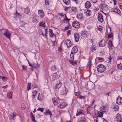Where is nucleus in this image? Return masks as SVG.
<instances>
[{
    "instance_id": "nucleus-1",
    "label": "nucleus",
    "mask_w": 122,
    "mask_h": 122,
    "mask_svg": "<svg viewBox=\"0 0 122 122\" xmlns=\"http://www.w3.org/2000/svg\"><path fill=\"white\" fill-rule=\"evenodd\" d=\"M78 51V48L77 46H74L71 50L70 55V58L71 61L73 60L74 54L76 53Z\"/></svg>"
},
{
    "instance_id": "nucleus-2",
    "label": "nucleus",
    "mask_w": 122,
    "mask_h": 122,
    "mask_svg": "<svg viewBox=\"0 0 122 122\" xmlns=\"http://www.w3.org/2000/svg\"><path fill=\"white\" fill-rule=\"evenodd\" d=\"M97 69L98 72L102 73L105 70L106 68L104 65L102 64H100L97 66Z\"/></svg>"
},
{
    "instance_id": "nucleus-3",
    "label": "nucleus",
    "mask_w": 122,
    "mask_h": 122,
    "mask_svg": "<svg viewBox=\"0 0 122 122\" xmlns=\"http://www.w3.org/2000/svg\"><path fill=\"white\" fill-rule=\"evenodd\" d=\"M2 31L4 32L3 33L4 35L7 38H8L10 40V37L11 35L10 33L9 32L8 30H3Z\"/></svg>"
},
{
    "instance_id": "nucleus-4",
    "label": "nucleus",
    "mask_w": 122,
    "mask_h": 122,
    "mask_svg": "<svg viewBox=\"0 0 122 122\" xmlns=\"http://www.w3.org/2000/svg\"><path fill=\"white\" fill-rule=\"evenodd\" d=\"M77 112L76 115L78 116L80 115H84L85 111V110L81 109H77Z\"/></svg>"
},
{
    "instance_id": "nucleus-5",
    "label": "nucleus",
    "mask_w": 122,
    "mask_h": 122,
    "mask_svg": "<svg viewBox=\"0 0 122 122\" xmlns=\"http://www.w3.org/2000/svg\"><path fill=\"white\" fill-rule=\"evenodd\" d=\"M97 18L98 20L101 22H102L104 21L103 16L100 13H98Z\"/></svg>"
},
{
    "instance_id": "nucleus-6",
    "label": "nucleus",
    "mask_w": 122,
    "mask_h": 122,
    "mask_svg": "<svg viewBox=\"0 0 122 122\" xmlns=\"http://www.w3.org/2000/svg\"><path fill=\"white\" fill-rule=\"evenodd\" d=\"M52 76V79L53 81L58 79L60 76V75L58 74V73L57 72L55 73Z\"/></svg>"
},
{
    "instance_id": "nucleus-7",
    "label": "nucleus",
    "mask_w": 122,
    "mask_h": 122,
    "mask_svg": "<svg viewBox=\"0 0 122 122\" xmlns=\"http://www.w3.org/2000/svg\"><path fill=\"white\" fill-rule=\"evenodd\" d=\"M64 43L68 47H70L72 45L71 41L69 39H66L64 42Z\"/></svg>"
},
{
    "instance_id": "nucleus-8",
    "label": "nucleus",
    "mask_w": 122,
    "mask_h": 122,
    "mask_svg": "<svg viewBox=\"0 0 122 122\" xmlns=\"http://www.w3.org/2000/svg\"><path fill=\"white\" fill-rule=\"evenodd\" d=\"M74 36L75 38V41L76 42H78L79 41L80 37L78 33L75 32L74 33Z\"/></svg>"
},
{
    "instance_id": "nucleus-9",
    "label": "nucleus",
    "mask_w": 122,
    "mask_h": 122,
    "mask_svg": "<svg viewBox=\"0 0 122 122\" xmlns=\"http://www.w3.org/2000/svg\"><path fill=\"white\" fill-rule=\"evenodd\" d=\"M72 25L74 27L76 28H78L80 27L79 23L77 21L73 22L72 24Z\"/></svg>"
},
{
    "instance_id": "nucleus-10",
    "label": "nucleus",
    "mask_w": 122,
    "mask_h": 122,
    "mask_svg": "<svg viewBox=\"0 0 122 122\" xmlns=\"http://www.w3.org/2000/svg\"><path fill=\"white\" fill-rule=\"evenodd\" d=\"M116 120L117 122H122V117L119 114H117L116 115Z\"/></svg>"
},
{
    "instance_id": "nucleus-11",
    "label": "nucleus",
    "mask_w": 122,
    "mask_h": 122,
    "mask_svg": "<svg viewBox=\"0 0 122 122\" xmlns=\"http://www.w3.org/2000/svg\"><path fill=\"white\" fill-rule=\"evenodd\" d=\"M61 82L60 81H56L55 86L56 89L59 88L61 86Z\"/></svg>"
},
{
    "instance_id": "nucleus-12",
    "label": "nucleus",
    "mask_w": 122,
    "mask_h": 122,
    "mask_svg": "<svg viewBox=\"0 0 122 122\" xmlns=\"http://www.w3.org/2000/svg\"><path fill=\"white\" fill-rule=\"evenodd\" d=\"M38 13L41 18H42L44 17V13L43 11L42 10H39L38 11Z\"/></svg>"
},
{
    "instance_id": "nucleus-13",
    "label": "nucleus",
    "mask_w": 122,
    "mask_h": 122,
    "mask_svg": "<svg viewBox=\"0 0 122 122\" xmlns=\"http://www.w3.org/2000/svg\"><path fill=\"white\" fill-rule=\"evenodd\" d=\"M67 105V104L66 102H61L60 105V107L62 108L66 107Z\"/></svg>"
},
{
    "instance_id": "nucleus-14",
    "label": "nucleus",
    "mask_w": 122,
    "mask_h": 122,
    "mask_svg": "<svg viewBox=\"0 0 122 122\" xmlns=\"http://www.w3.org/2000/svg\"><path fill=\"white\" fill-rule=\"evenodd\" d=\"M116 103L117 104L120 105L122 103V98L118 97L117 98Z\"/></svg>"
},
{
    "instance_id": "nucleus-15",
    "label": "nucleus",
    "mask_w": 122,
    "mask_h": 122,
    "mask_svg": "<svg viewBox=\"0 0 122 122\" xmlns=\"http://www.w3.org/2000/svg\"><path fill=\"white\" fill-rule=\"evenodd\" d=\"M106 44V41L104 40H102L100 42L99 44V46L103 47L105 46Z\"/></svg>"
},
{
    "instance_id": "nucleus-16",
    "label": "nucleus",
    "mask_w": 122,
    "mask_h": 122,
    "mask_svg": "<svg viewBox=\"0 0 122 122\" xmlns=\"http://www.w3.org/2000/svg\"><path fill=\"white\" fill-rule=\"evenodd\" d=\"M113 47L112 41L109 40L108 43V47L109 49H112Z\"/></svg>"
},
{
    "instance_id": "nucleus-17",
    "label": "nucleus",
    "mask_w": 122,
    "mask_h": 122,
    "mask_svg": "<svg viewBox=\"0 0 122 122\" xmlns=\"http://www.w3.org/2000/svg\"><path fill=\"white\" fill-rule=\"evenodd\" d=\"M82 36L84 37H87L89 35V34L87 31H82L81 34Z\"/></svg>"
},
{
    "instance_id": "nucleus-18",
    "label": "nucleus",
    "mask_w": 122,
    "mask_h": 122,
    "mask_svg": "<svg viewBox=\"0 0 122 122\" xmlns=\"http://www.w3.org/2000/svg\"><path fill=\"white\" fill-rule=\"evenodd\" d=\"M85 7L86 8H88L90 7L91 6V4L90 2L87 1L85 3Z\"/></svg>"
},
{
    "instance_id": "nucleus-19",
    "label": "nucleus",
    "mask_w": 122,
    "mask_h": 122,
    "mask_svg": "<svg viewBox=\"0 0 122 122\" xmlns=\"http://www.w3.org/2000/svg\"><path fill=\"white\" fill-rule=\"evenodd\" d=\"M37 99L39 101L43 100L44 99V97L43 95L42 94H39Z\"/></svg>"
},
{
    "instance_id": "nucleus-20",
    "label": "nucleus",
    "mask_w": 122,
    "mask_h": 122,
    "mask_svg": "<svg viewBox=\"0 0 122 122\" xmlns=\"http://www.w3.org/2000/svg\"><path fill=\"white\" fill-rule=\"evenodd\" d=\"M68 91V90L66 89V87H64L63 90L61 91V93L62 95H66Z\"/></svg>"
},
{
    "instance_id": "nucleus-21",
    "label": "nucleus",
    "mask_w": 122,
    "mask_h": 122,
    "mask_svg": "<svg viewBox=\"0 0 122 122\" xmlns=\"http://www.w3.org/2000/svg\"><path fill=\"white\" fill-rule=\"evenodd\" d=\"M91 61H88L86 65V68L89 69L91 70V68L93 67L91 63Z\"/></svg>"
},
{
    "instance_id": "nucleus-22",
    "label": "nucleus",
    "mask_w": 122,
    "mask_h": 122,
    "mask_svg": "<svg viewBox=\"0 0 122 122\" xmlns=\"http://www.w3.org/2000/svg\"><path fill=\"white\" fill-rule=\"evenodd\" d=\"M33 67H34L36 69H37V68L38 67L40 66L39 64L38 63L37 61H35L33 63Z\"/></svg>"
},
{
    "instance_id": "nucleus-23",
    "label": "nucleus",
    "mask_w": 122,
    "mask_h": 122,
    "mask_svg": "<svg viewBox=\"0 0 122 122\" xmlns=\"http://www.w3.org/2000/svg\"><path fill=\"white\" fill-rule=\"evenodd\" d=\"M113 11L119 14L120 15H121V13L120 11L117 8H115L113 9Z\"/></svg>"
},
{
    "instance_id": "nucleus-24",
    "label": "nucleus",
    "mask_w": 122,
    "mask_h": 122,
    "mask_svg": "<svg viewBox=\"0 0 122 122\" xmlns=\"http://www.w3.org/2000/svg\"><path fill=\"white\" fill-rule=\"evenodd\" d=\"M53 30H52L50 29L49 31V35L51 37H52L55 36V34L52 32Z\"/></svg>"
},
{
    "instance_id": "nucleus-25",
    "label": "nucleus",
    "mask_w": 122,
    "mask_h": 122,
    "mask_svg": "<svg viewBox=\"0 0 122 122\" xmlns=\"http://www.w3.org/2000/svg\"><path fill=\"white\" fill-rule=\"evenodd\" d=\"M44 30L42 32V35L44 36V35L46 37L47 36L46 34L47 33L48 31V30L46 28H45L44 29Z\"/></svg>"
},
{
    "instance_id": "nucleus-26",
    "label": "nucleus",
    "mask_w": 122,
    "mask_h": 122,
    "mask_svg": "<svg viewBox=\"0 0 122 122\" xmlns=\"http://www.w3.org/2000/svg\"><path fill=\"white\" fill-rule=\"evenodd\" d=\"M77 18L79 20H81L83 18L82 14L81 13H79L77 14Z\"/></svg>"
},
{
    "instance_id": "nucleus-27",
    "label": "nucleus",
    "mask_w": 122,
    "mask_h": 122,
    "mask_svg": "<svg viewBox=\"0 0 122 122\" xmlns=\"http://www.w3.org/2000/svg\"><path fill=\"white\" fill-rule=\"evenodd\" d=\"M96 46L94 45H92L90 48V51L92 52H93L95 51L96 50Z\"/></svg>"
},
{
    "instance_id": "nucleus-28",
    "label": "nucleus",
    "mask_w": 122,
    "mask_h": 122,
    "mask_svg": "<svg viewBox=\"0 0 122 122\" xmlns=\"http://www.w3.org/2000/svg\"><path fill=\"white\" fill-rule=\"evenodd\" d=\"M90 10L88 9H86L85 10L84 13L86 15L89 16L90 15Z\"/></svg>"
},
{
    "instance_id": "nucleus-29",
    "label": "nucleus",
    "mask_w": 122,
    "mask_h": 122,
    "mask_svg": "<svg viewBox=\"0 0 122 122\" xmlns=\"http://www.w3.org/2000/svg\"><path fill=\"white\" fill-rule=\"evenodd\" d=\"M45 114L46 115H50V117H51L52 115V113L49 110L46 111V112L45 113Z\"/></svg>"
},
{
    "instance_id": "nucleus-30",
    "label": "nucleus",
    "mask_w": 122,
    "mask_h": 122,
    "mask_svg": "<svg viewBox=\"0 0 122 122\" xmlns=\"http://www.w3.org/2000/svg\"><path fill=\"white\" fill-rule=\"evenodd\" d=\"M38 17L37 16H35L33 17L32 19V21L33 22H37L38 21Z\"/></svg>"
},
{
    "instance_id": "nucleus-31",
    "label": "nucleus",
    "mask_w": 122,
    "mask_h": 122,
    "mask_svg": "<svg viewBox=\"0 0 122 122\" xmlns=\"http://www.w3.org/2000/svg\"><path fill=\"white\" fill-rule=\"evenodd\" d=\"M12 92H10L7 94V97L9 99L11 98L12 97Z\"/></svg>"
},
{
    "instance_id": "nucleus-32",
    "label": "nucleus",
    "mask_w": 122,
    "mask_h": 122,
    "mask_svg": "<svg viewBox=\"0 0 122 122\" xmlns=\"http://www.w3.org/2000/svg\"><path fill=\"white\" fill-rule=\"evenodd\" d=\"M17 115V114H16L13 113L11 114L10 115V118L11 119H12L13 118H15L16 116Z\"/></svg>"
},
{
    "instance_id": "nucleus-33",
    "label": "nucleus",
    "mask_w": 122,
    "mask_h": 122,
    "mask_svg": "<svg viewBox=\"0 0 122 122\" xmlns=\"http://www.w3.org/2000/svg\"><path fill=\"white\" fill-rule=\"evenodd\" d=\"M78 122H86V119L84 117H81L80 118V120Z\"/></svg>"
},
{
    "instance_id": "nucleus-34",
    "label": "nucleus",
    "mask_w": 122,
    "mask_h": 122,
    "mask_svg": "<svg viewBox=\"0 0 122 122\" xmlns=\"http://www.w3.org/2000/svg\"><path fill=\"white\" fill-rule=\"evenodd\" d=\"M46 22L44 21H42L40 23V26H41L43 27H45L46 26L45 25Z\"/></svg>"
},
{
    "instance_id": "nucleus-35",
    "label": "nucleus",
    "mask_w": 122,
    "mask_h": 122,
    "mask_svg": "<svg viewBox=\"0 0 122 122\" xmlns=\"http://www.w3.org/2000/svg\"><path fill=\"white\" fill-rule=\"evenodd\" d=\"M15 17H17L19 18H21L22 17V16L21 15L20 13H19L17 12L15 15Z\"/></svg>"
},
{
    "instance_id": "nucleus-36",
    "label": "nucleus",
    "mask_w": 122,
    "mask_h": 122,
    "mask_svg": "<svg viewBox=\"0 0 122 122\" xmlns=\"http://www.w3.org/2000/svg\"><path fill=\"white\" fill-rule=\"evenodd\" d=\"M63 2L66 5H69L70 1V0H63Z\"/></svg>"
},
{
    "instance_id": "nucleus-37",
    "label": "nucleus",
    "mask_w": 122,
    "mask_h": 122,
    "mask_svg": "<svg viewBox=\"0 0 122 122\" xmlns=\"http://www.w3.org/2000/svg\"><path fill=\"white\" fill-rule=\"evenodd\" d=\"M24 12L26 13V14H28L30 11L29 8V7H27L25 8L24 10Z\"/></svg>"
},
{
    "instance_id": "nucleus-38",
    "label": "nucleus",
    "mask_w": 122,
    "mask_h": 122,
    "mask_svg": "<svg viewBox=\"0 0 122 122\" xmlns=\"http://www.w3.org/2000/svg\"><path fill=\"white\" fill-rule=\"evenodd\" d=\"M113 108L115 110V111H117L119 108L118 105H114Z\"/></svg>"
},
{
    "instance_id": "nucleus-39",
    "label": "nucleus",
    "mask_w": 122,
    "mask_h": 122,
    "mask_svg": "<svg viewBox=\"0 0 122 122\" xmlns=\"http://www.w3.org/2000/svg\"><path fill=\"white\" fill-rule=\"evenodd\" d=\"M97 29L99 31H101L103 30V28L100 25L97 26Z\"/></svg>"
},
{
    "instance_id": "nucleus-40",
    "label": "nucleus",
    "mask_w": 122,
    "mask_h": 122,
    "mask_svg": "<svg viewBox=\"0 0 122 122\" xmlns=\"http://www.w3.org/2000/svg\"><path fill=\"white\" fill-rule=\"evenodd\" d=\"M100 7L103 10H105V8H106L105 5L104 4H101L100 5Z\"/></svg>"
},
{
    "instance_id": "nucleus-41",
    "label": "nucleus",
    "mask_w": 122,
    "mask_h": 122,
    "mask_svg": "<svg viewBox=\"0 0 122 122\" xmlns=\"http://www.w3.org/2000/svg\"><path fill=\"white\" fill-rule=\"evenodd\" d=\"M52 100L53 102L54 105H56L57 104L58 102V101H56V100L54 98L52 99Z\"/></svg>"
},
{
    "instance_id": "nucleus-42",
    "label": "nucleus",
    "mask_w": 122,
    "mask_h": 122,
    "mask_svg": "<svg viewBox=\"0 0 122 122\" xmlns=\"http://www.w3.org/2000/svg\"><path fill=\"white\" fill-rule=\"evenodd\" d=\"M103 112H99L97 113L98 116L100 117H102L103 116Z\"/></svg>"
},
{
    "instance_id": "nucleus-43",
    "label": "nucleus",
    "mask_w": 122,
    "mask_h": 122,
    "mask_svg": "<svg viewBox=\"0 0 122 122\" xmlns=\"http://www.w3.org/2000/svg\"><path fill=\"white\" fill-rule=\"evenodd\" d=\"M30 117L31 118L32 120L33 121L35 122V117L33 115L32 113H31L30 115Z\"/></svg>"
},
{
    "instance_id": "nucleus-44",
    "label": "nucleus",
    "mask_w": 122,
    "mask_h": 122,
    "mask_svg": "<svg viewBox=\"0 0 122 122\" xmlns=\"http://www.w3.org/2000/svg\"><path fill=\"white\" fill-rule=\"evenodd\" d=\"M51 2V0H45V4L46 5H49Z\"/></svg>"
},
{
    "instance_id": "nucleus-45",
    "label": "nucleus",
    "mask_w": 122,
    "mask_h": 122,
    "mask_svg": "<svg viewBox=\"0 0 122 122\" xmlns=\"http://www.w3.org/2000/svg\"><path fill=\"white\" fill-rule=\"evenodd\" d=\"M64 18V19L63 20H66L67 21H69V20H70V19L66 17V15L65 14V16Z\"/></svg>"
},
{
    "instance_id": "nucleus-46",
    "label": "nucleus",
    "mask_w": 122,
    "mask_h": 122,
    "mask_svg": "<svg viewBox=\"0 0 122 122\" xmlns=\"http://www.w3.org/2000/svg\"><path fill=\"white\" fill-rule=\"evenodd\" d=\"M108 38H111L113 36V33L112 32H111L110 34H108Z\"/></svg>"
},
{
    "instance_id": "nucleus-47",
    "label": "nucleus",
    "mask_w": 122,
    "mask_h": 122,
    "mask_svg": "<svg viewBox=\"0 0 122 122\" xmlns=\"http://www.w3.org/2000/svg\"><path fill=\"white\" fill-rule=\"evenodd\" d=\"M76 61H70V64H72L74 66H75L76 64Z\"/></svg>"
},
{
    "instance_id": "nucleus-48",
    "label": "nucleus",
    "mask_w": 122,
    "mask_h": 122,
    "mask_svg": "<svg viewBox=\"0 0 122 122\" xmlns=\"http://www.w3.org/2000/svg\"><path fill=\"white\" fill-rule=\"evenodd\" d=\"M57 69V67L55 65H54L52 67V70L53 71H54L56 70Z\"/></svg>"
},
{
    "instance_id": "nucleus-49",
    "label": "nucleus",
    "mask_w": 122,
    "mask_h": 122,
    "mask_svg": "<svg viewBox=\"0 0 122 122\" xmlns=\"http://www.w3.org/2000/svg\"><path fill=\"white\" fill-rule=\"evenodd\" d=\"M5 30V29H0V34L1 35H2V34L3 35V33H4V32L2 31L3 30Z\"/></svg>"
},
{
    "instance_id": "nucleus-50",
    "label": "nucleus",
    "mask_w": 122,
    "mask_h": 122,
    "mask_svg": "<svg viewBox=\"0 0 122 122\" xmlns=\"http://www.w3.org/2000/svg\"><path fill=\"white\" fill-rule=\"evenodd\" d=\"M117 66L118 68L122 69V64L120 63L119 64H118Z\"/></svg>"
},
{
    "instance_id": "nucleus-51",
    "label": "nucleus",
    "mask_w": 122,
    "mask_h": 122,
    "mask_svg": "<svg viewBox=\"0 0 122 122\" xmlns=\"http://www.w3.org/2000/svg\"><path fill=\"white\" fill-rule=\"evenodd\" d=\"M31 85V83H29L28 84V85L27 86V90H30V89L31 88V87H30Z\"/></svg>"
},
{
    "instance_id": "nucleus-52",
    "label": "nucleus",
    "mask_w": 122,
    "mask_h": 122,
    "mask_svg": "<svg viewBox=\"0 0 122 122\" xmlns=\"http://www.w3.org/2000/svg\"><path fill=\"white\" fill-rule=\"evenodd\" d=\"M84 66L82 64L80 66V69L81 70H82L84 69Z\"/></svg>"
},
{
    "instance_id": "nucleus-53",
    "label": "nucleus",
    "mask_w": 122,
    "mask_h": 122,
    "mask_svg": "<svg viewBox=\"0 0 122 122\" xmlns=\"http://www.w3.org/2000/svg\"><path fill=\"white\" fill-rule=\"evenodd\" d=\"M75 95L76 96H78L80 94V92H76L75 93Z\"/></svg>"
},
{
    "instance_id": "nucleus-54",
    "label": "nucleus",
    "mask_w": 122,
    "mask_h": 122,
    "mask_svg": "<svg viewBox=\"0 0 122 122\" xmlns=\"http://www.w3.org/2000/svg\"><path fill=\"white\" fill-rule=\"evenodd\" d=\"M96 60H102V61H103L104 60L102 58H101L100 57H97Z\"/></svg>"
},
{
    "instance_id": "nucleus-55",
    "label": "nucleus",
    "mask_w": 122,
    "mask_h": 122,
    "mask_svg": "<svg viewBox=\"0 0 122 122\" xmlns=\"http://www.w3.org/2000/svg\"><path fill=\"white\" fill-rule=\"evenodd\" d=\"M44 108H41L40 107L39 108L37 109V111H41L42 112H43V110L44 109Z\"/></svg>"
},
{
    "instance_id": "nucleus-56",
    "label": "nucleus",
    "mask_w": 122,
    "mask_h": 122,
    "mask_svg": "<svg viewBox=\"0 0 122 122\" xmlns=\"http://www.w3.org/2000/svg\"><path fill=\"white\" fill-rule=\"evenodd\" d=\"M22 70H27L26 67V66L22 65Z\"/></svg>"
},
{
    "instance_id": "nucleus-57",
    "label": "nucleus",
    "mask_w": 122,
    "mask_h": 122,
    "mask_svg": "<svg viewBox=\"0 0 122 122\" xmlns=\"http://www.w3.org/2000/svg\"><path fill=\"white\" fill-rule=\"evenodd\" d=\"M2 79L3 81H7V78L5 77H3L2 78Z\"/></svg>"
},
{
    "instance_id": "nucleus-58",
    "label": "nucleus",
    "mask_w": 122,
    "mask_h": 122,
    "mask_svg": "<svg viewBox=\"0 0 122 122\" xmlns=\"http://www.w3.org/2000/svg\"><path fill=\"white\" fill-rule=\"evenodd\" d=\"M73 1L75 2L77 4L79 3V0H72Z\"/></svg>"
},
{
    "instance_id": "nucleus-59",
    "label": "nucleus",
    "mask_w": 122,
    "mask_h": 122,
    "mask_svg": "<svg viewBox=\"0 0 122 122\" xmlns=\"http://www.w3.org/2000/svg\"><path fill=\"white\" fill-rule=\"evenodd\" d=\"M32 93L33 94H34L36 95V94L37 93V92L36 90L33 91L32 92Z\"/></svg>"
},
{
    "instance_id": "nucleus-60",
    "label": "nucleus",
    "mask_w": 122,
    "mask_h": 122,
    "mask_svg": "<svg viewBox=\"0 0 122 122\" xmlns=\"http://www.w3.org/2000/svg\"><path fill=\"white\" fill-rule=\"evenodd\" d=\"M51 43H52L53 45H54L55 44V43L56 42V41H51Z\"/></svg>"
},
{
    "instance_id": "nucleus-61",
    "label": "nucleus",
    "mask_w": 122,
    "mask_h": 122,
    "mask_svg": "<svg viewBox=\"0 0 122 122\" xmlns=\"http://www.w3.org/2000/svg\"><path fill=\"white\" fill-rule=\"evenodd\" d=\"M47 12L48 14H51V11L49 9L47 10Z\"/></svg>"
},
{
    "instance_id": "nucleus-62",
    "label": "nucleus",
    "mask_w": 122,
    "mask_h": 122,
    "mask_svg": "<svg viewBox=\"0 0 122 122\" xmlns=\"http://www.w3.org/2000/svg\"><path fill=\"white\" fill-rule=\"evenodd\" d=\"M67 34L68 36H69L71 34V30H69L67 31Z\"/></svg>"
},
{
    "instance_id": "nucleus-63",
    "label": "nucleus",
    "mask_w": 122,
    "mask_h": 122,
    "mask_svg": "<svg viewBox=\"0 0 122 122\" xmlns=\"http://www.w3.org/2000/svg\"><path fill=\"white\" fill-rule=\"evenodd\" d=\"M69 27L68 26H66L64 29V30H66L69 29Z\"/></svg>"
},
{
    "instance_id": "nucleus-64",
    "label": "nucleus",
    "mask_w": 122,
    "mask_h": 122,
    "mask_svg": "<svg viewBox=\"0 0 122 122\" xmlns=\"http://www.w3.org/2000/svg\"><path fill=\"white\" fill-rule=\"evenodd\" d=\"M117 60H120V61H122V57H118L117 59Z\"/></svg>"
}]
</instances>
